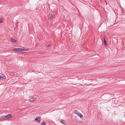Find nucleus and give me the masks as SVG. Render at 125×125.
I'll return each mask as SVG.
<instances>
[{
    "mask_svg": "<svg viewBox=\"0 0 125 125\" xmlns=\"http://www.w3.org/2000/svg\"><path fill=\"white\" fill-rule=\"evenodd\" d=\"M102 97L104 99V100H108L110 99V95L109 94H104Z\"/></svg>",
    "mask_w": 125,
    "mask_h": 125,
    "instance_id": "nucleus-1",
    "label": "nucleus"
},
{
    "mask_svg": "<svg viewBox=\"0 0 125 125\" xmlns=\"http://www.w3.org/2000/svg\"><path fill=\"white\" fill-rule=\"evenodd\" d=\"M74 113L78 115V116L81 119L83 117V116L82 114L80 113L77 111L75 110Z\"/></svg>",
    "mask_w": 125,
    "mask_h": 125,
    "instance_id": "nucleus-2",
    "label": "nucleus"
},
{
    "mask_svg": "<svg viewBox=\"0 0 125 125\" xmlns=\"http://www.w3.org/2000/svg\"><path fill=\"white\" fill-rule=\"evenodd\" d=\"M5 119H9L11 118L12 117V115L10 114H9L6 115L4 116Z\"/></svg>",
    "mask_w": 125,
    "mask_h": 125,
    "instance_id": "nucleus-3",
    "label": "nucleus"
},
{
    "mask_svg": "<svg viewBox=\"0 0 125 125\" xmlns=\"http://www.w3.org/2000/svg\"><path fill=\"white\" fill-rule=\"evenodd\" d=\"M6 77L2 74H0V79H5Z\"/></svg>",
    "mask_w": 125,
    "mask_h": 125,
    "instance_id": "nucleus-4",
    "label": "nucleus"
},
{
    "mask_svg": "<svg viewBox=\"0 0 125 125\" xmlns=\"http://www.w3.org/2000/svg\"><path fill=\"white\" fill-rule=\"evenodd\" d=\"M36 98L32 97L29 99V101L31 102H33L34 101L36 100Z\"/></svg>",
    "mask_w": 125,
    "mask_h": 125,
    "instance_id": "nucleus-5",
    "label": "nucleus"
},
{
    "mask_svg": "<svg viewBox=\"0 0 125 125\" xmlns=\"http://www.w3.org/2000/svg\"><path fill=\"white\" fill-rule=\"evenodd\" d=\"M41 118V117L40 116L36 117L35 119V120L38 121V122H40V121Z\"/></svg>",
    "mask_w": 125,
    "mask_h": 125,
    "instance_id": "nucleus-6",
    "label": "nucleus"
},
{
    "mask_svg": "<svg viewBox=\"0 0 125 125\" xmlns=\"http://www.w3.org/2000/svg\"><path fill=\"white\" fill-rule=\"evenodd\" d=\"M53 16V15L52 13L50 14L48 16V19H50V20H51Z\"/></svg>",
    "mask_w": 125,
    "mask_h": 125,
    "instance_id": "nucleus-7",
    "label": "nucleus"
},
{
    "mask_svg": "<svg viewBox=\"0 0 125 125\" xmlns=\"http://www.w3.org/2000/svg\"><path fill=\"white\" fill-rule=\"evenodd\" d=\"M10 41H11L13 42H17V41L16 40H15L13 38H11L10 39Z\"/></svg>",
    "mask_w": 125,
    "mask_h": 125,
    "instance_id": "nucleus-8",
    "label": "nucleus"
},
{
    "mask_svg": "<svg viewBox=\"0 0 125 125\" xmlns=\"http://www.w3.org/2000/svg\"><path fill=\"white\" fill-rule=\"evenodd\" d=\"M104 44L105 45H107V44L106 42V41L105 37H104Z\"/></svg>",
    "mask_w": 125,
    "mask_h": 125,
    "instance_id": "nucleus-9",
    "label": "nucleus"
},
{
    "mask_svg": "<svg viewBox=\"0 0 125 125\" xmlns=\"http://www.w3.org/2000/svg\"><path fill=\"white\" fill-rule=\"evenodd\" d=\"M13 51H18L19 52L20 48H14L13 49Z\"/></svg>",
    "mask_w": 125,
    "mask_h": 125,
    "instance_id": "nucleus-10",
    "label": "nucleus"
},
{
    "mask_svg": "<svg viewBox=\"0 0 125 125\" xmlns=\"http://www.w3.org/2000/svg\"><path fill=\"white\" fill-rule=\"evenodd\" d=\"M0 119L4 120H6V119H5L4 116H0Z\"/></svg>",
    "mask_w": 125,
    "mask_h": 125,
    "instance_id": "nucleus-11",
    "label": "nucleus"
},
{
    "mask_svg": "<svg viewBox=\"0 0 125 125\" xmlns=\"http://www.w3.org/2000/svg\"><path fill=\"white\" fill-rule=\"evenodd\" d=\"M41 125H46V123L44 121H43L41 123Z\"/></svg>",
    "mask_w": 125,
    "mask_h": 125,
    "instance_id": "nucleus-12",
    "label": "nucleus"
},
{
    "mask_svg": "<svg viewBox=\"0 0 125 125\" xmlns=\"http://www.w3.org/2000/svg\"><path fill=\"white\" fill-rule=\"evenodd\" d=\"M60 122L62 123L64 125H65V123L64 120H61Z\"/></svg>",
    "mask_w": 125,
    "mask_h": 125,
    "instance_id": "nucleus-13",
    "label": "nucleus"
},
{
    "mask_svg": "<svg viewBox=\"0 0 125 125\" xmlns=\"http://www.w3.org/2000/svg\"><path fill=\"white\" fill-rule=\"evenodd\" d=\"M112 102L114 103H116L117 102V100H115V99H114L112 100Z\"/></svg>",
    "mask_w": 125,
    "mask_h": 125,
    "instance_id": "nucleus-14",
    "label": "nucleus"
},
{
    "mask_svg": "<svg viewBox=\"0 0 125 125\" xmlns=\"http://www.w3.org/2000/svg\"><path fill=\"white\" fill-rule=\"evenodd\" d=\"M23 51H28L29 50V49H26L24 48H22Z\"/></svg>",
    "mask_w": 125,
    "mask_h": 125,
    "instance_id": "nucleus-15",
    "label": "nucleus"
},
{
    "mask_svg": "<svg viewBox=\"0 0 125 125\" xmlns=\"http://www.w3.org/2000/svg\"><path fill=\"white\" fill-rule=\"evenodd\" d=\"M19 52H22L23 51L22 48H20Z\"/></svg>",
    "mask_w": 125,
    "mask_h": 125,
    "instance_id": "nucleus-16",
    "label": "nucleus"
},
{
    "mask_svg": "<svg viewBox=\"0 0 125 125\" xmlns=\"http://www.w3.org/2000/svg\"><path fill=\"white\" fill-rule=\"evenodd\" d=\"M33 72L35 73H37L38 72V71H33Z\"/></svg>",
    "mask_w": 125,
    "mask_h": 125,
    "instance_id": "nucleus-17",
    "label": "nucleus"
},
{
    "mask_svg": "<svg viewBox=\"0 0 125 125\" xmlns=\"http://www.w3.org/2000/svg\"><path fill=\"white\" fill-rule=\"evenodd\" d=\"M2 21L1 19H0V23H2Z\"/></svg>",
    "mask_w": 125,
    "mask_h": 125,
    "instance_id": "nucleus-18",
    "label": "nucleus"
},
{
    "mask_svg": "<svg viewBox=\"0 0 125 125\" xmlns=\"http://www.w3.org/2000/svg\"><path fill=\"white\" fill-rule=\"evenodd\" d=\"M51 46V45L50 44H48L47 45V46L48 47H50Z\"/></svg>",
    "mask_w": 125,
    "mask_h": 125,
    "instance_id": "nucleus-19",
    "label": "nucleus"
},
{
    "mask_svg": "<svg viewBox=\"0 0 125 125\" xmlns=\"http://www.w3.org/2000/svg\"><path fill=\"white\" fill-rule=\"evenodd\" d=\"M124 116L125 117V114L124 115Z\"/></svg>",
    "mask_w": 125,
    "mask_h": 125,
    "instance_id": "nucleus-20",
    "label": "nucleus"
}]
</instances>
